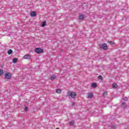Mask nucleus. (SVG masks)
<instances>
[{"label": "nucleus", "mask_w": 129, "mask_h": 129, "mask_svg": "<svg viewBox=\"0 0 129 129\" xmlns=\"http://www.w3.org/2000/svg\"><path fill=\"white\" fill-rule=\"evenodd\" d=\"M28 107H26L25 108V109H24V110L25 111H27V110H28Z\"/></svg>", "instance_id": "24"}, {"label": "nucleus", "mask_w": 129, "mask_h": 129, "mask_svg": "<svg viewBox=\"0 0 129 129\" xmlns=\"http://www.w3.org/2000/svg\"><path fill=\"white\" fill-rule=\"evenodd\" d=\"M23 58L24 59H28V60H30V59H31V55L26 54L24 56Z\"/></svg>", "instance_id": "4"}, {"label": "nucleus", "mask_w": 129, "mask_h": 129, "mask_svg": "<svg viewBox=\"0 0 129 129\" xmlns=\"http://www.w3.org/2000/svg\"><path fill=\"white\" fill-rule=\"evenodd\" d=\"M44 50H43V49L38 48H35V51L36 52V53H37V54H40V53H42V52Z\"/></svg>", "instance_id": "3"}, {"label": "nucleus", "mask_w": 129, "mask_h": 129, "mask_svg": "<svg viewBox=\"0 0 129 129\" xmlns=\"http://www.w3.org/2000/svg\"><path fill=\"white\" fill-rule=\"evenodd\" d=\"M4 75V70H0V76Z\"/></svg>", "instance_id": "17"}, {"label": "nucleus", "mask_w": 129, "mask_h": 129, "mask_svg": "<svg viewBox=\"0 0 129 129\" xmlns=\"http://www.w3.org/2000/svg\"><path fill=\"white\" fill-rule=\"evenodd\" d=\"M103 96H105L107 95V93L104 92V93L103 94Z\"/></svg>", "instance_id": "22"}, {"label": "nucleus", "mask_w": 129, "mask_h": 129, "mask_svg": "<svg viewBox=\"0 0 129 129\" xmlns=\"http://www.w3.org/2000/svg\"><path fill=\"white\" fill-rule=\"evenodd\" d=\"M121 105H122L123 108H126V105L125 104V102H123L121 104Z\"/></svg>", "instance_id": "10"}, {"label": "nucleus", "mask_w": 129, "mask_h": 129, "mask_svg": "<svg viewBox=\"0 0 129 129\" xmlns=\"http://www.w3.org/2000/svg\"><path fill=\"white\" fill-rule=\"evenodd\" d=\"M17 61H18V59L17 58H14L13 59V63H17Z\"/></svg>", "instance_id": "14"}, {"label": "nucleus", "mask_w": 129, "mask_h": 129, "mask_svg": "<svg viewBox=\"0 0 129 129\" xmlns=\"http://www.w3.org/2000/svg\"><path fill=\"white\" fill-rule=\"evenodd\" d=\"M112 127H113V128H114V127H115V125H113Z\"/></svg>", "instance_id": "25"}, {"label": "nucleus", "mask_w": 129, "mask_h": 129, "mask_svg": "<svg viewBox=\"0 0 129 129\" xmlns=\"http://www.w3.org/2000/svg\"><path fill=\"white\" fill-rule=\"evenodd\" d=\"M83 19H84V15H81L79 16V20H80V21H82V20H83Z\"/></svg>", "instance_id": "8"}, {"label": "nucleus", "mask_w": 129, "mask_h": 129, "mask_svg": "<svg viewBox=\"0 0 129 129\" xmlns=\"http://www.w3.org/2000/svg\"><path fill=\"white\" fill-rule=\"evenodd\" d=\"M123 100H124V101H126V100H127V97H124L123 98Z\"/></svg>", "instance_id": "21"}, {"label": "nucleus", "mask_w": 129, "mask_h": 129, "mask_svg": "<svg viewBox=\"0 0 129 129\" xmlns=\"http://www.w3.org/2000/svg\"><path fill=\"white\" fill-rule=\"evenodd\" d=\"M61 91H62L60 89H58L56 90V93H60V92H61Z\"/></svg>", "instance_id": "16"}, {"label": "nucleus", "mask_w": 129, "mask_h": 129, "mask_svg": "<svg viewBox=\"0 0 129 129\" xmlns=\"http://www.w3.org/2000/svg\"><path fill=\"white\" fill-rule=\"evenodd\" d=\"M5 79L10 80L12 78V74L10 72H8L5 74Z\"/></svg>", "instance_id": "1"}, {"label": "nucleus", "mask_w": 129, "mask_h": 129, "mask_svg": "<svg viewBox=\"0 0 129 129\" xmlns=\"http://www.w3.org/2000/svg\"><path fill=\"white\" fill-rule=\"evenodd\" d=\"M98 79H99L100 80H102V79H103V78L102 77V76H99Z\"/></svg>", "instance_id": "20"}, {"label": "nucleus", "mask_w": 129, "mask_h": 129, "mask_svg": "<svg viewBox=\"0 0 129 129\" xmlns=\"http://www.w3.org/2000/svg\"><path fill=\"white\" fill-rule=\"evenodd\" d=\"M91 87H93V88H96V87H97V84L93 83L92 84Z\"/></svg>", "instance_id": "9"}, {"label": "nucleus", "mask_w": 129, "mask_h": 129, "mask_svg": "<svg viewBox=\"0 0 129 129\" xmlns=\"http://www.w3.org/2000/svg\"><path fill=\"white\" fill-rule=\"evenodd\" d=\"M55 79H56V76L55 75L52 76L50 78V80H51L52 81L55 80Z\"/></svg>", "instance_id": "12"}, {"label": "nucleus", "mask_w": 129, "mask_h": 129, "mask_svg": "<svg viewBox=\"0 0 129 129\" xmlns=\"http://www.w3.org/2000/svg\"><path fill=\"white\" fill-rule=\"evenodd\" d=\"M74 123H75V121H74V120H72L69 123L70 125H71L72 126H73V125H74Z\"/></svg>", "instance_id": "11"}, {"label": "nucleus", "mask_w": 129, "mask_h": 129, "mask_svg": "<svg viewBox=\"0 0 129 129\" xmlns=\"http://www.w3.org/2000/svg\"><path fill=\"white\" fill-rule=\"evenodd\" d=\"M87 97L88 98H92L93 97V94L92 93H88Z\"/></svg>", "instance_id": "7"}, {"label": "nucleus", "mask_w": 129, "mask_h": 129, "mask_svg": "<svg viewBox=\"0 0 129 129\" xmlns=\"http://www.w3.org/2000/svg\"><path fill=\"white\" fill-rule=\"evenodd\" d=\"M68 96H71L72 98H75L76 97V93L74 92H72L71 93H68Z\"/></svg>", "instance_id": "2"}, {"label": "nucleus", "mask_w": 129, "mask_h": 129, "mask_svg": "<svg viewBox=\"0 0 129 129\" xmlns=\"http://www.w3.org/2000/svg\"><path fill=\"white\" fill-rule=\"evenodd\" d=\"M108 43L109 44V45H111V46H112L114 45V43L111 41H108Z\"/></svg>", "instance_id": "18"}, {"label": "nucleus", "mask_w": 129, "mask_h": 129, "mask_svg": "<svg viewBox=\"0 0 129 129\" xmlns=\"http://www.w3.org/2000/svg\"><path fill=\"white\" fill-rule=\"evenodd\" d=\"M45 26H46V21L43 22V23L41 25V27H45Z\"/></svg>", "instance_id": "19"}, {"label": "nucleus", "mask_w": 129, "mask_h": 129, "mask_svg": "<svg viewBox=\"0 0 129 129\" xmlns=\"http://www.w3.org/2000/svg\"><path fill=\"white\" fill-rule=\"evenodd\" d=\"M12 53H13V50L12 49H10L9 50H8V54L9 55H11V54H12Z\"/></svg>", "instance_id": "15"}, {"label": "nucleus", "mask_w": 129, "mask_h": 129, "mask_svg": "<svg viewBox=\"0 0 129 129\" xmlns=\"http://www.w3.org/2000/svg\"><path fill=\"white\" fill-rule=\"evenodd\" d=\"M117 87V84H116V83H114L112 85V88L114 89H115Z\"/></svg>", "instance_id": "13"}, {"label": "nucleus", "mask_w": 129, "mask_h": 129, "mask_svg": "<svg viewBox=\"0 0 129 129\" xmlns=\"http://www.w3.org/2000/svg\"><path fill=\"white\" fill-rule=\"evenodd\" d=\"M30 16L31 17H36V16H37V14H36V12L33 11L31 12Z\"/></svg>", "instance_id": "5"}, {"label": "nucleus", "mask_w": 129, "mask_h": 129, "mask_svg": "<svg viewBox=\"0 0 129 129\" xmlns=\"http://www.w3.org/2000/svg\"><path fill=\"white\" fill-rule=\"evenodd\" d=\"M102 48H103V50H107V44H106V43L103 44Z\"/></svg>", "instance_id": "6"}, {"label": "nucleus", "mask_w": 129, "mask_h": 129, "mask_svg": "<svg viewBox=\"0 0 129 129\" xmlns=\"http://www.w3.org/2000/svg\"><path fill=\"white\" fill-rule=\"evenodd\" d=\"M72 106H74V105H75V103L74 102H72Z\"/></svg>", "instance_id": "23"}]
</instances>
